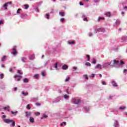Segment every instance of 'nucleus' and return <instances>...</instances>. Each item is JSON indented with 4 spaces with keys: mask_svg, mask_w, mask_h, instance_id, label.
<instances>
[{
    "mask_svg": "<svg viewBox=\"0 0 127 127\" xmlns=\"http://www.w3.org/2000/svg\"><path fill=\"white\" fill-rule=\"evenodd\" d=\"M125 64V62L123 61H121L120 62L119 61H116L114 60L113 61V64H112L111 67H123V65Z\"/></svg>",
    "mask_w": 127,
    "mask_h": 127,
    "instance_id": "f257e3e1",
    "label": "nucleus"
},
{
    "mask_svg": "<svg viewBox=\"0 0 127 127\" xmlns=\"http://www.w3.org/2000/svg\"><path fill=\"white\" fill-rule=\"evenodd\" d=\"M3 121L5 123V124H11L10 125V127H15V121L12 120H10L8 119H3Z\"/></svg>",
    "mask_w": 127,
    "mask_h": 127,
    "instance_id": "f03ea898",
    "label": "nucleus"
},
{
    "mask_svg": "<svg viewBox=\"0 0 127 127\" xmlns=\"http://www.w3.org/2000/svg\"><path fill=\"white\" fill-rule=\"evenodd\" d=\"M71 103L75 105H80L82 103V100L80 99L76 100L75 98H72Z\"/></svg>",
    "mask_w": 127,
    "mask_h": 127,
    "instance_id": "7ed1b4c3",
    "label": "nucleus"
},
{
    "mask_svg": "<svg viewBox=\"0 0 127 127\" xmlns=\"http://www.w3.org/2000/svg\"><path fill=\"white\" fill-rule=\"evenodd\" d=\"M112 62L106 63L102 64V68H108L109 66L112 67Z\"/></svg>",
    "mask_w": 127,
    "mask_h": 127,
    "instance_id": "20e7f679",
    "label": "nucleus"
},
{
    "mask_svg": "<svg viewBox=\"0 0 127 127\" xmlns=\"http://www.w3.org/2000/svg\"><path fill=\"white\" fill-rule=\"evenodd\" d=\"M98 32H105V29L102 28L95 29L94 30V33H98Z\"/></svg>",
    "mask_w": 127,
    "mask_h": 127,
    "instance_id": "39448f33",
    "label": "nucleus"
},
{
    "mask_svg": "<svg viewBox=\"0 0 127 127\" xmlns=\"http://www.w3.org/2000/svg\"><path fill=\"white\" fill-rule=\"evenodd\" d=\"M113 127H120V125H119V121H118L117 120H115L113 125Z\"/></svg>",
    "mask_w": 127,
    "mask_h": 127,
    "instance_id": "423d86ee",
    "label": "nucleus"
},
{
    "mask_svg": "<svg viewBox=\"0 0 127 127\" xmlns=\"http://www.w3.org/2000/svg\"><path fill=\"white\" fill-rule=\"evenodd\" d=\"M34 58H35V55L33 54V55H30L29 56V59L30 60L32 61L34 60Z\"/></svg>",
    "mask_w": 127,
    "mask_h": 127,
    "instance_id": "0eeeda50",
    "label": "nucleus"
},
{
    "mask_svg": "<svg viewBox=\"0 0 127 127\" xmlns=\"http://www.w3.org/2000/svg\"><path fill=\"white\" fill-rule=\"evenodd\" d=\"M60 100H61L60 97H58L57 98L55 99L54 101H53V104H56V103H58V102H59Z\"/></svg>",
    "mask_w": 127,
    "mask_h": 127,
    "instance_id": "6e6552de",
    "label": "nucleus"
},
{
    "mask_svg": "<svg viewBox=\"0 0 127 127\" xmlns=\"http://www.w3.org/2000/svg\"><path fill=\"white\" fill-rule=\"evenodd\" d=\"M111 84L113 87H118V84H117V83L114 80L111 81Z\"/></svg>",
    "mask_w": 127,
    "mask_h": 127,
    "instance_id": "1a4fd4ad",
    "label": "nucleus"
},
{
    "mask_svg": "<svg viewBox=\"0 0 127 127\" xmlns=\"http://www.w3.org/2000/svg\"><path fill=\"white\" fill-rule=\"evenodd\" d=\"M59 14L61 16H65V12L64 11H60L59 12Z\"/></svg>",
    "mask_w": 127,
    "mask_h": 127,
    "instance_id": "9d476101",
    "label": "nucleus"
},
{
    "mask_svg": "<svg viewBox=\"0 0 127 127\" xmlns=\"http://www.w3.org/2000/svg\"><path fill=\"white\" fill-rule=\"evenodd\" d=\"M13 51L14 52H12L11 54H13V55H16V54H17V51H16V49L15 48H13Z\"/></svg>",
    "mask_w": 127,
    "mask_h": 127,
    "instance_id": "9b49d317",
    "label": "nucleus"
},
{
    "mask_svg": "<svg viewBox=\"0 0 127 127\" xmlns=\"http://www.w3.org/2000/svg\"><path fill=\"white\" fill-rule=\"evenodd\" d=\"M10 107L9 106H7L6 107H4L3 108V110H4L5 111H7L8 112H9V109H10Z\"/></svg>",
    "mask_w": 127,
    "mask_h": 127,
    "instance_id": "f8f14e48",
    "label": "nucleus"
},
{
    "mask_svg": "<svg viewBox=\"0 0 127 127\" xmlns=\"http://www.w3.org/2000/svg\"><path fill=\"white\" fill-rule=\"evenodd\" d=\"M25 115L26 118H28V117H30V116L31 115V112H26Z\"/></svg>",
    "mask_w": 127,
    "mask_h": 127,
    "instance_id": "ddd939ff",
    "label": "nucleus"
},
{
    "mask_svg": "<svg viewBox=\"0 0 127 127\" xmlns=\"http://www.w3.org/2000/svg\"><path fill=\"white\" fill-rule=\"evenodd\" d=\"M48 118V116L46 115L45 114H43V117L41 118V120H43V119H47Z\"/></svg>",
    "mask_w": 127,
    "mask_h": 127,
    "instance_id": "4468645a",
    "label": "nucleus"
},
{
    "mask_svg": "<svg viewBox=\"0 0 127 127\" xmlns=\"http://www.w3.org/2000/svg\"><path fill=\"white\" fill-rule=\"evenodd\" d=\"M105 15L107 16V17H111V12H107L105 13Z\"/></svg>",
    "mask_w": 127,
    "mask_h": 127,
    "instance_id": "2eb2a0df",
    "label": "nucleus"
},
{
    "mask_svg": "<svg viewBox=\"0 0 127 127\" xmlns=\"http://www.w3.org/2000/svg\"><path fill=\"white\" fill-rule=\"evenodd\" d=\"M122 42H126L127 40V37H123L122 38Z\"/></svg>",
    "mask_w": 127,
    "mask_h": 127,
    "instance_id": "dca6fc26",
    "label": "nucleus"
},
{
    "mask_svg": "<svg viewBox=\"0 0 127 127\" xmlns=\"http://www.w3.org/2000/svg\"><path fill=\"white\" fill-rule=\"evenodd\" d=\"M95 69H102V65L98 64L95 66Z\"/></svg>",
    "mask_w": 127,
    "mask_h": 127,
    "instance_id": "f3484780",
    "label": "nucleus"
},
{
    "mask_svg": "<svg viewBox=\"0 0 127 127\" xmlns=\"http://www.w3.org/2000/svg\"><path fill=\"white\" fill-rule=\"evenodd\" d=\"M120 23H121V22L120 21H118V20H116L115 22V24H114V26H117V25H119Z\"/></svg>",
    "mask_w": 127,
    "mask_h": 127,
    "instance_id": "a211bd4d",
    "label": "nucleus"
},
{
    "mask_svg": "<svg viewBox=\"0 0 127 127\" xmlns=\"http://www.w3.org/2000/svg\"><path fill=\"white\" fill-rule=\"evenodd\" d=\"M29 121H30V123H31V124L34 123V118L32 117H30Z\"/></svg>",
    "mask_w": 127,
    "mask_h": 127,
    "instance_id": "6ab92c4d",
    "label": "nucleus"
},
{
    "mask_svg": "<svg viewBox=\"0 0 127 127\" xmlns=\"http://www.w3.org/2000/svg\"><path fill=\"white\" fill-rule=\"evenodd\" d=\"M62 69L63 70H67V69H68V66H67L66 64H64L62 66Z\"/></svg>",
    "mask_w": 127,
    "mask_h": 127,
    "instance_id": "aec40b11",
    "label": "nucleus"
},
{
    "mask_svg": "<svg viewBox=\"0 0 127 127\" xmlns=\"http://www.w3.org/2000/svg\"><path fill=\"white\" fill-rule=\"evenodd\" d=\"M38 100V97H33L31 98V101L34 102Z\"/></svg>",
    "mask_w": 127,
    "mask_h": 127,
    "instance_id": "412c9836",
    "label": "nucleus"
},
{
    "mask_svg": "<svg viewBox=\"0 0 127 127\" xmlns=\"http://www.w3.org/2000/svg\"><path fill=\"white\" fill-rule=\"evenodd\" d=\"M82 18H83L84 21H88V19H87V18H86V15L83 14Z\"/></svg>",
    "mask_w": 127,
    "mask_h": 127,
    "instance_id": "4be33fe9",
    "label": "nucleus"
},
{
    "mask_svg": "<svg viewBox=\"0 0 127 127\" xmlns=\"http://www.w3.org/2000/svg\"><path fill=\"white\" fill-rule=\"evenodd\" d=\"M5 59H6V56H3L1 60V61L2 62H4V61H5Z\"/></svg>",
    "mask_w": 127,
    "mask_h": 127,
    "instance_id": "5701e85b",
    "label": "nucleus"
},
{
    "mask_svg": "<svg viewBox=\"0 0 127 127\" xmlns=\"http://www.w3.org/2000/svg\"><path fill=\"white\" fill-rule=\"evenodd\" d=\"M22 95H23V96H24V97L26 96H28V93L27 92H25L24 91H22L21 92Z\"/></svg>",
    "mask_w": 127,
    "mask_h": 127,
    "instance_id": "b1692460",
    "label": "nucleus"
},
{
    "mask_svg": "<svg viewBox=\"0 0 127 127\" xmlns=\"http://www.w3.org/2000/svg\"><path fill=\"white\" fill-rule=\"evenodd\" d=\"M84 109L85 111H86V112H88L89 111H90V107L85 106L84 107Z\"/></svg>",
    "mask_w": 127,
    "mask_h": 127,
    "instance_id": "393cba45",
    "label": "nucleus"
},
{
    "mask_svg": "<svg viewBox=\"0 0 127 127\" xmlns=\"http://www.w3.org/2000/svg\"><path fill=\"white\" fill-rule=\"evenodd\" d=\"M126 109V107L125 106H122L120 107L119 108V110H120L121 111H124Z\"/></svg>",
    "mask_w": 127,
    "mask_h": 127,
    "instance_id": "a878e982",
    "label": "nucleus"
},
{
    "mask_svg": "<svg viewBox=\"0 0 127 127\" xmlns=\"http://www.w3.org/2000/svg\"><path fill=\"white\" fill-rule=\"evenodd\" d=\"M18 113V112H17V111H15V112H13L12 111H11V114L12 115H14V116H16V115H17Z\"/></svg>",
    "mask_w": 127,
    "mask_h": 127,
    "instance_id": "bb28decb",
    "label": "nucleus"
},
{
    "mask_svg": "<svg viewBox=\"0 0 127 127\" xmlns=\"http://www.w3.org/2000/svg\"><path fill=\"white\" fill-rule=\"evenodd\" d=\"M105 19V17H99L97 19V21H100V20H104Z\"/></svg>",
    "mask_w": 127,
    "mask_h": 127,
    "instance_id": "cd10ccee",
    "label": "nucleus"
},
{
    "mask_svg": "<svg viewBox=\"0 0 127 127\" xmlns=\"http://www.w3.org/2000/svg\"><path fill=\"white\" fill-rule=\"evenodd\" d=\"M24 9H28V8H29V5L28 4H24Z\"/></svg>",
    "mask_w": 127,
    "mask_h": 127,
    "instance_id": "c85d7f7f",
    "label": "nucleus"
},
{
    "mask_svg": "<svg viewBox=\"0 0 127 127\" xmlns=\"http://www.w3.org/2000/svg\"><path fill=\"white\" fill-rule=\"evenodd\" d=\"M55 68L56 69V70H58V63H56L55 64Z\"/></svg>",
    "mask_w": 127,
    "mask_h": 127,
    "instance_id": "c756f323",
    "label": "nucleus"
},
{
    "mask_svg": "<svg viewBox=\"0 0 127 127\" xmlns=\"http://www.w3.org/2000/svg\"><path fill=\"white\" fill-rule=\"evenodd\" d=\"M21 61L23 62L24 63H25V61H26V58L25 57H23L21 58Z\"/></svg>",
    "mask_w": 127,
    "mask_h": 127,
    "instance_id": "7c9ffc66",
    "label": "nucleus"
},
{
    "mask_svg": "<svg viewBox=\"0 0 127 127\" xmlns=\"http://www.w3.org/2000/svg\"><path fill=\"white\" fill-rule=\"evenodd\" d=\"M7 4L5 3L2 6L4 7V9H7Z\"/></svg>",
    "mask_w": 127,
    "mask_h": 127,
    "instance_id": "2f4dec72",
    "label": "nucleus"
},
{
    "mask_svg": "<svg viewBox=\"0 0 127 127\" xmlns=\"http://www.w3.org/2000/svg\"><path fill=\"white\" fill-rule=\"evenodd\" d=\"M28 82H29L28 79H27V78H24L23 79L24 83H28Z\"/></svg>",
    "mask_w": 127,
    "mask_h": 127,
    "instance_id": "473e14b6",
    "label": "nucleus"
},
{
    "mask_svg": "<svg viewBox=\"0 0 127 127\" xmlns=\"http://www.w3.org/2000/svg\"><path fill=\"white\" fill-rule=\"evenodd\" d=\"M85 66H87L88 67H91V64L89 62H87L85 64Z\"/></svg>",
    "mask_w": 127,
    "mask_h": 127,
    "instance_id": "72a5a7b5",
    "label": "nucleus"
},
{
    "mask_svg": "<svg viewBox=\"0 0 127 127\" xmlns=\"http://www.w3.org/2000/svg\"><path fill=\"white\" fill-rule=\"evenodd\" d=\"M26 15V14L24 13H21L20 15V17H21V18H22L23 17H24Z\"/></svg>",
    "mask_w": 127,
    "mask_h": 127,
    "instance_id": "f704fd0d",
    "label": "nucleus"
},
{
    "mask_svg": "<svg viewBox=\"0 0 127 127\" xmlns=\"http://www.w3.org/2000/svg\"><path fill=\"white\" fill-rule=\"evenodd\" d=\"M64 126H66V122H64L61 124V127H64Z\"/></svg>",
    "mask_w": 127,
    "mask_h": 127,
    "instance_id": "c9c22d12",
    "label": "nucleus"
},
{
    "mask_svg": "<svg viewBox=\"0 0 127 127\" xmlns=\"http://www.w3.org/2000/svg\"><path fill=\"white\" fill-rule=\"evenodd\" d=\"M41 75L43 76V77H45V71L43 70L42 71Z\"/></svg>",
    "mask_w": 127,
    "mask_h": 127,
    "instance_id": "e433bc0d",
    "label": "nucleus"
},
{
    "mask_svg": "<svg viewBox=\"0 0 127 127\" xmlns=\"http://www.w3.org/2000/svg\"><path fill=\"white\" fill-rule=\"evenodd\" d=\"M17 73H18V74H19V75H22V73L21 72V70H18Z\"/></svg>",
    "mask_w": 127,
    "mask_h": 127,
    "instance_id": "4c0bfd02",
    "label": "nucleus"
},
{
    "mask_svg": "<svg viewBox=\"0 0 127 127\" xmlns=\"http://www.w3.org/2000/svg\"><path fill=\"white\" fill-rule=\"evenodd\" d=\"M64 99H65L66 100H67V99H69V96L68 95H65L64 96Z\"/></svg>",
    "mask_w": 127,
    "mask_h": 127,
    "instance_id": "58836bf2",
    "label": "nucleus"
},
{
    "mask_svg": "<svg viewBox=\"0 0 127 127\" xmlns=\"http://www.w3.org/2000/svg\"><path fill=\"white\" fill-rule=\"evenodd\" d=\"M60 21H61V22H64V21H65V18H61Z\"/></svg>",
    "mask_w": 127,
    "mask_h": 127,
    "instance_id": "ea45409f",
    "label": "nucleus"
},
{
    "mask_svg": "<svg viewBox=\"0 0 127 127\" xmlns=\"http://www.w3.org/2000/svg\"><path fill=\"white\" fill-rule=\"evenodd\" d=\"M86 57L87 58V61H90V55H86Z\"/></svg>",
    "mask_w": 127,
    "mask_h": 127,
    "instance_id": "a19ab883",
    "label": "nucleus"
},
{
    "mask_svg": "<svg viewBox=\"0 0 127 127\" xmlns=\"http://www.w3.org/2000/svg\"><path fill=\"white\" fill-rule=\"evenodd\" d=\"M39 76V74H35L34 77H35V78H36V79H37L38 78Z\"/></svg>",
    "mask_w": 127,
    "mask_h": 127,
    "instance_id": "79ce46f5",
    "label": "nucleus"
},
{
    "mask_svg": "<svg viewBox=\"0 0 127 127\" xmlns=\"http://www.w3.org/2000/svg\"><path fill=\"white\" fill-rule=\"evenodd\" d=\"M92 63H93V64H96V63H97V62L96 61V60H95V59H93Z\"/></svg>",
    "mask_w": 127,
    "mask_h": 127,
    "instance_id": "37998d69",
    "label": "nucleus"
},
{
    "mask_svg": "<svg viewBox=\"0 0 127 127\" xmlns=\"http://www.w3.org/2000/svg\"><path fill=\"white\" fill-rule=\"evenodd\" d=\"M83 77H84L85 79H86V80H89V78H88L87 75H84Z\"/></svg>",
    "mask_w": 127,
    "mask_h": 127,
    "instance_id": "c03bdc74",
    "label": "nucleus"
},
{
    "mask_svg": "<svg viewBox=\"0 0 127 127\" xmlns=\"http://www.w3.org/2000/svg\"><path fill=\"white\" fill-rule=\"evenodd\" d=\"M0 78L1 79H3V73H1L0 74Z\"/></svg>",
    "mask_w": 127,
    "mask_h": 127,
    "instance_id": "a18cd8bd",
    "label": "nucleus"
},
{
    "mask_svg": "<svg viewBox=\"0 0 127 127\" xmlns=\"http://www.w3.org/2000/svg\"><path fill=\"white\" fill-rule=\"evenodd\" d=\"M26 109H28V110H30V106L29 104H28L26 106Z\"/></svg>",
    "mask_w": 127,
    "mask_h": 127,
    "instance_id": "49530a36",
    "label": "nucleus"
},
{
    "mask_svg": "<svg viewBox=\"0 0 127 127\" xmlns=\"http://www.w3.org/2000/svg\"><path fill=\"white\" fill-rule=\"evenodd\" d=\"M46 15L47 16V19H49V18L50 17V15L49 14H46Z\"/></svg>",
    "mask_w": 127,
    "mask_h": 127,
    "instance_id": "de8ad7c7",
    "label": "nucleus"
},
{
    "mask_svg": "<svg viewBox=\"0 0 127 127\" xmlns=\"http://www.w3.org/2000/svg\"><path fill=\"white\" fill-rule=\"evenodd\" d=\"M21 10V8H19L17 9L16 13H20L19 11H20Z\"/></svg>",
    "mask_w": 127,
    "mask_h": 127,
    "instance_id": "09e8293b",
    "label": "nucleus"
},
{
    "mask_svg": "<svg viewBox=\"0 0 127 127\" xmlns=\"http://www.w3.org/2000/svg\"><path fill=\"white\" fill-rule=\"evenodd\" d=\"M69 79H70V77L66 78L65 80V82H68V81H69Z\"/></svg>",
    "mask_w": 127,
    "mask_h": 127,
    "instance_id": "8fccbe9b",
    "label": "nucleus"
},
{
    "mask_svg": "<svg viewBox=\"0 0 127 127\" xmlns=\"http://www.w3.org/2000/svg\"><path fill=\"white\" fill-rule=\"evenodd\" d=\"M123 73L125 74L126 73H127V69H124L123 70Z\"/></svg>",
    "mask_w": 127,
    "mask_h": 127,
    "instance_id": "3c124183",
    "label": "nucleus"
},
{
    "mask_svg": "<svg viewBox=\"0 0 127 127\" xmlns=\"http://www.w3.org/2000/svg\"><path fill=\"white\" fill-rule=\"evenodd\" d=\"M75 43V42L74 41H71V42H69L68 44H74Z\"/></svg>",
    "mask_w": 127,
    "mask_h": 127,
    "instance_id": "603ef678",
    "label": "nucleus"
},
{
    "mask_svg": "<svg viewBox=\"0 0 127 127\" xmlns=\"http://www.w3.org/2000/svg\"><path fill=\"white\" fill-rule=\"evenodd\" d=\"M35 11H36V12H39V10H38V8H37V7H36L35 8Z\"/></svg>",
    "mask_w": 127,
    "mask_h": 127,
    "instance_id": "864d4df0",
    "label": "nucleus"
},
{
    "mask_svg": "<svg viewBox=\"0 0 127 127\" xmlns=\"http://www.w3.org/2000/svg\"><path fill=\"white\" fill-rule=\"evenodd\" d=\"M19 77V75L16 74L14 76V78H18Z\"/></svg>",
    "mask_w": 127,
    "mask_h": 127,
    "instance_id": "5fc2aeb1",
    "label": "nucleus"
},
{
    "mask_svg": "<svg viewBox=\"0 0 127 127\" xmlns=\"http://www.w3.org/2000/svg\"><path fill=\"white\" fill-rule=\"evenodd\" d=\"M94 77H95V74L92 73L91 74V78H94Z\"/></svg>",
    "mask_w": 127,
    "mask_h": 127,
    "instance_id": "6e6d98bb",
    "label": "nucleus"
},
{
    "mask_svg": "<svg viewBox=\"0 0 127 127\" xmlns=\"http://www.w3.org/2000/svg\"><path fill=\"white\" fill-rule=\"evenodd\" d=\"M102 85H107V83L105 81H102Z\"/></svg>",
    "mask_w": 127,
    "mask_h": 127,
    "instance_id": "4d7b16f0",
    "label": "nucleus"
},
{
    "mask_svg": "<svg viewBox=\"0 0 127 127\" xmlns=\"http://www.w3.org/2000/svg\"><path fill=\"white\" fill-rule=\"evenodd\" d=\"M6 3L7 4H11L12 2H11V1H9V2H6Z\"/></svg>",
    "mask_w": 127,
    "mask_h": 127,
    "instance_id": "13d9d810",
    "label": "nucleus"
},
{
    "mask_svg": "<svg viewBox=\"0 0 127 127\" xmlns=\"http://www.w3.org/2000/svg\"><path fill=\"white\" fill-rule=\"evenodd\" d=\"M123 8H124V9L125 10H127V6H124Z\"/></svg>",
    "mask_w": 127,
    "mask_h": 127,
    "instance_id": "bf43d9fd",
    "label": "nucleus"
},
{
    "mask_svg": "<svg viewBox=\"0 0 127 127\" xmlns=\"http://www.w3.org/2000/svg\"><path fill=\"white\" fill-rule=\"evenodd\" d=\"M89 36H90V37L93 36V33H89Z\"/></svg>",
    "mask_w": 127,
    "mask_h": 127,
    "instance_id": "052dcab7",
    "label": "nucleus"
},
{
    "mask_svg": "<svg viewBox=\"0 0 127 127\" xmlns=\"http://www.w3.org/2000/svg\"><path fill=\"white\" fill-rule=\"evenodd\" d=\"M3 24V21L0 20V24Z\"/></svg>",
    "mask_w": 127,
    "mask_h": 127,
    "instance_id": "680f3d73",
    "label": "nucleus"
},
{
    "mask_svg": "<svg viewBox=\"0 0 127 127\" xmlns=\"http://www.w3.org/2000/svg\"><path fill=\"white\" fill-rule=\"evenodd\" d=\"M5 118H6V116L5 115H2V119H5Z\"/></svg>",
    "mask_w": 127,
    "mask_h": 127,
    "instance_id": "e2e57ef3",
    "label": "nucleus"
},
{
    "mask_svg": "<svg viewBox=\"0 0 127 127\" xmlns=\"http://www.w3.org/2000/svg\"><path fill=\"white\" fill-rule=\"evenodd\" d=\"M38 115H40V113H39V112H37V113H35V115H36V116H37Z\"/></svg>",
    "mask_w": 127,
    "mask_h": 127,
    "instance_id": "0e129e2a",
    "label": "nucleus"
},
{
    "mask_svg": "<svg viewBox=\"0 0 127 127\" xmlns=\"http://www.w3.org/2000/svg\"><path fill=\"white\" fill-rule=\"evenodd\" d=\"M48 64V62H46V63L44 64V66H46Z\"/></svg>",
    "mask_w": 127,
    "mask_h": 127,
    "instance_id": "69168bd1",
    "label": "nucleus"
},
{
    "mask_svg": "<svg viewBox=\"0 0 127 127\" xmlns=\"http://www.w3.org/2000/svg\"><path fill=\"white\" fill-rule=\"evenodd\" d=\"M36 106H40V103H36Z\"/></svg>",
    "mask_w": 127,
    "mask_h": 127,
    "instance_id": "338daca9",
    "label": "nucleus"
},
{
    "mask_svg": "<svg viewBox=\"0 0 127 127\" xmlns=\"http://www.w3.org/2000/svg\"><path fill=\"white\" fill-rule=\"evenodd\" d=\"M79 5H84V3H83L82 2H80V3H79Z\"/></svg>",
    "mask_w": 127,
    "mask_h": 127,
    "instance_id": "774afa93",
    "label": "nucleus"
}]
</instances>
